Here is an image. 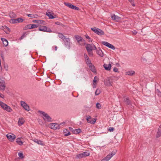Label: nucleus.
<instances>
[{"label":"nucleus","instance_id":"obj_31","mask_svg":"<svg viewBox=\"0 0 161 161\" xmlns=\"http://www.w3.org/2000/svg\"><path fill=\"white\" fill-rule=\"evenodd\" d=\"M96 76L95 77L94 79V80H93V88H96V84H97L96 82H97V80L96 79Z\"/></svg>","mask_w":161,"mask_h":161},{"label":"nucleus","instance_id":"obj_57","mask_svg":"<svg viewBox=\"0 0 161 161\" xmlns=\"http://www.w3.org/2000/svg\"><path fill=\"white\" fill-rule=\"evenodd\" d=\"M25 33L23 34L20 38V39H23V38L25 36Z\"/></svg>","mask_w":161,"mask_h":161},{"label":"nucleus","instance_id":"obj_53","mask_svg":"<svg viewBox=\"0 0 161 161\" xmlns=\"http://www.w3.org/2000/svg\"><path fill=\"white\" fill-rule=\"evenodd\" d=\"M87 52L89 56H92L93 55V53L92 51H89Z\"/></svg>","mask_w":161,"mask_h":161},{"label":"nucleus","instance_id":"obj_20","mask_svg":"<svg viewBox=\"0 0 161 161\" xmlns=\"http://www.w3.org/2000/svg\"><path fill=\"white\" fill-rule=\"evenodd\" d=\"M33 141L37 143L38 144L41 145H44V144L43 143V142L40 140H39L36 139H35L33 140Z\"/></svg>","mask_w":161,"mask_h":161},{"label":"nucleus","instance_id":"obj_40","mask_svg":"<svg viewBox=\"0 0 161 161\" xmlns=\"http://www.w3.org/2000/svg\"><path fill=\"white\" fill-rule=\"evenodd\" d=\"M5 110H6L8 112H11L12 111V109L9 106L7 105V107H6V108Z\"/></svg>","mask_w":161,"mask_h":161},{"label":"nucleus","instance_id":"obj_21","mask_svg":"<svg viewBox=\"0 0 161 161\" xmlns=\"http://www.w3.org/2000/svg\"><path fill=\"white\" fill-rule=\"evenodd\" d=\"M25 121L23 118H19L18 124L19 126L22 125L24 123Z\"/></svg>","mask_w":161,"mask_h":161},{"label":"nucleus","instance_id":"obj_4","mask_svg":"<svg viewBox=\"0 0 161 161\" xmlns=\"http://www.w3.org/2000/svg\"><path fill=\"white\" fill-rule=\"evenodd\" d=\"M90 155V153L85 152L83 153L77 154L75 157L76 158L80 159L83 158H85L86 157Z\"/></svg>","mask_w":161,"mask_h":161},{"label":"nucleus","instance_id":"obj_8","mask_svg":"<svg viewBox=\"0 0 161 161\" xmlns=\"http://www.w3.org/2000/svg\"><path fill=\"white\" fill-rule=\"evenodd\" d=\"M49 127L53 129H59L60 128L59 124L56 123H53L49 125Z\"/></svg>","mask_w":161,"mask_h":161},{"label":"nucleus","instance_id":"obj_56","mask_svg":"<svg viewBox=\"0 0 161 161\" xmlns=\"http://www.w3.org/2000/svg\"><path fill=\"white\" fill-rule=\"evenodd\" d=\"M113 71L115 72H118V69L116 67H115L114 68Z\"/></svg>","mask_w":161,"mask_h":161},{"label":"nucleus","instance_id":"obj_61","mask_svg":"<svg viewBox=\"0 0 161 161\" xmlns=\"http://www.w3.org/2000/svg\"><path fill=\"white\" fill-rule=\"evenodd\" d=\"M142 60L143 62H145L147 61L146 59L144 58H142Z\"/></svg>","mask_w":161,"mask_h":161},{"label":"nucleus","instance_id":"obj_7","mask_svg":"<svg viewBox=\"0 0 161 161\" xmlns=\"http://www.w3.org/2000/svg\"><path fill=\"white\" fill-rule=\"evenodd\" d=\"M75 37L76 39L77 40L78 43L80 44H81L80 43V42H82V44H85V40L83 39V38L80 36L78 35H75Z\"/></svg>","mask_w":161,"mask_h":161},{"label":"nucleus","instance_id":"obj_22","mask_svg":"<svg viewBox=\"0 0 161 161\" xmlns=\"http://www.w3.org/2000/svg\"><path fill=\"white\" fill-rule=\"evenodd\" d=\"M0 105L1 106L2 108L4 110H5L6 107H7V105L6 104L1 101H0Z\"/></svg>","mask_w":161,"mask_h":161},{"label":"nucleus","instance_id":"obj_5","mask_svg":"<svg viewBox=\"0 0 161 161\" xmlns=\"http://www.w3.org/2000/svg\"><path fill=\"white\" fill-rule=\"evenodd\" d=\"M38 30L40 31L46 32L49 33L52 32V30L50 28H47L45 26L41 25L39 27Z\"/></svg>","mask_w":161,"mask_h":161},{"label":"nucleus","instance_id":"obj_18","mask_svg":"<svg viewBox=\"0 0 161 161\" xmlns=\"http://www.w3.org/2000/svg\"><path fill=\"white\" fill-rule=\"evenodd\" d=\"M161 136V125H160L158 128V131L156 135V138L159 137Z\"/></svg>","mask_w":161,"mask_h":161},{"label":"nucleus","instance_id":"obj_37","mask_svg":"<svg viewBox=\"0 0 161 161\" xmlns=\"http://www.w3.org/2000/svg\"><path fill=\"white\" fill-rule=\"evenodd\" d=\"M102 43L104 45L106 46V47H109V45L110 44V43H109L107 42H106L103 41L102 42Z\"/></svg>","mask_w":161,"mask_h":161},{"label":"nucleus","instance_id":"obj_28","mask_svg":"<svg viewBox=\"0 0 161 161\" xmlns=\"http://www.w3.org/2000/svg\"><path fill=\"white\" fill-rule=\"evenodd\" d=\"M126 74L129 75H132L135 74V72L132 70L126 72Z\"/></svg>","mask_w":161,"mask_h":161},{"label":"nucleus","instance_id":"obj_34","mask_svg":"<svg viewBox=\"0 0 161 161\" xmlns=\"http://www.w3.org/2000/svg\"><path fill=\"white\" fill-rule=\"evenodd\" d=\"M155 93L159 97H161V92L158 89H156Z\"/></svg>","mask_w":161,"mask_h":161},{"label":"nucleus","instance_id":"obj_52","mask_svg":"<svg viewBox=\"0 0 161 161\" xmlns=\"http://www.w3.org/2000/svg\"><path fill=\"white\" fill-rule=\"evenodd\" d=\"M64 43L70 42V39L69 38L66 37L65 39H64Z\"/></svg>","mask_w":161,"mask_h":161},{"label":"nucleus","instance_id":"obj_51","mask_svg":"<svg viewBox=\"0 0 161 161\" xmlns=\"http://www.w3.org/2000/svg\"><path fill=\"white\" fill-rule=\"evenodd\" d=\"M45 21L42 20H39L38 23L39 24H44Z\"/></svg>","mask_w":161,"mask_h":161},{"label":"nucleus","instance_id":"obj_30","mask_svg":"<svg viewBox=\"0 0 161 161\" xmlns=\"http://www.w3.org/2000/svg\"><path fill=\"white\" fill-rule=\"evenodd\" d=\"M58 36L59 38L62 39L63 41H64V39L66 38V36L61 33H58Z\"/></svg>","mask_w":161,"mask_h":161},{"label":"nucleus","instance_id":"obj_9","mask_svg":"<svg viewBox=\"0 0 161 161\" xmlns=\"http://www.w3.org/2000/svg\"><path fill=\"white\" fill-rule=\"evenodd\" d=\"M21 106L24 108V109L27 111H29L30 110L29 106L24 102L21 101L20 102Z\"/></svg>","mask_w":161,"mask_h":161},{"label":"nucleus","instance_id":"obj_44","mask_svg":"<svg viewBox=\"0 0 161 161\" xmlns=\"http://www.w3.org/2000/svg\"><path fill=\"white\" fill-rule=\"evenodd\" d=\"M54 14V13H53L52 11L51 12L50 11V10H47L46 13V15L47 16H48V15H49V14Z\"/></svg>","mask_w":161,"mask_h":161},{"label":"nucleus","instance_id":"obj_32","mask_svg":"<svg viewBox=\"0 0 161 161\" xmlns=\"http://www.w3.org/2000/svg\"><path fill=\"white\" fill-rule=\"evenodd\" d=\"M17 20L16 19H12L10 20L9 22L12 24L17 23Z\"/></svg>","mask_w":161,"mask_h":161},{"label":"nucleus","instance_id":"obj_54","mask_svg":"<svg viewBox=\"0 0 161 161\" xmlns=\"http://www.w3.org/2000/svg\"><path fill=\"white\" fill-rule=\"evenodd\" d=\"M4 68L6 70H8V66L7 64H4Z\"/></svg>","mask_w":161,"mask_h":161},{"label":"nucleus","instance_id":"obj_62","mask_svg":"<svg viewBox=\"0 0 161 161\" xmlns=\"http://www.w3.org/2000/svg\"><path fill=\"white\" fill-rule=\"evenodd\" d=\"M131 4L133 6H135V4L134 3V1H133L131 2H130Z\"/></svg>","mask_w":161,"mask_h":161},{"label":"nucleus","instance_id":"obj_38","mask_svg":"<svg viewBox=\"0 0 161 161\" xmlns=\"http://www.w3.org/2000/svg\"><path fill=\"white\" fill-rule=\"evenodd\" d=\"M71 8L72 9H73L76 10H80V8L79 7H77L73 5H72Z\"/></svg>","mask_w":161,"mask_h":161},{"label":"nucleus","instance_id":"obj_33","mask_svg":"<svg viewBox=\"0 0 161 161\" xmlns=\"http://www.w3.org/2000/svg\"><path fill=\"white\" fill-rule=\"evenodd\" d=\"M31 24H28L25 26L23 28L24 30H27L29 29H31Z\"/></svg>","mask_w":161,"mask_h":161},{"label":"nucleus","instance_id":"obj_24","mask_svg":"<svg viewBox=\"0 0 161 161\" xmlns=\"http://www.w3.org/2000/svg\"><path fill=\"white\" fill-rule=\"evenodd\" d=\"M105 85L107 86H110L112 85L110 80L109 79H108L106 81L104 82Z\"/></svg>","mask_w":161,"mask_h":161},{"label":"nucleus","instance_id":"obj_17","mask_svg":"<svg viewBox=\"0 0 161 161\" xmlns=\"http://www.w3.org/2000/svg\"><path fill=\"white\" fill-rule=\"evenodd\" d=\"M86 47L87 51H92L93 49V47L90 44H87Z\"/></svg>","mask_w":161,"mask_h":161},{"label":"nucleus","instance_id":"obj_35","mask_svg":"<svg viewBox=\"0 0 161 161\" xmlns=\"http://www.w3.org/2000/svg\"><path fill=\"white\" fill-rule=\"evenodd\" d=\"M53 14H49L47 16L49 17V18L50 19H53L56 17L57 16L55 15H54V16L53 15Z\"/></svg>","mask_w":161,"mask_h":161},{"label":"nucleus","instance_id":"obj_13","mask_svg":"<svg viewBox=\"0 0 161 161\" xmlns=\"http://www.w3.org/2000/svg\"><path fill=\"white\" fill-rule=\"evenodd\" d=\"M111 18L112 19L116 22L119 21L121 19V18L117 15H116L114 14L111 15Z\"/></svg>","mask_w":161,"mask_h":161},{"label":"nucleus","instance_id":"obj_36","mask_svg":"<svg viewBox=\"0 0 161 161\" xmlns=\"http://www.w3.org/2000/svg\"><path fill=\"white\" fill-rule=\"evenodd\" d=\"M64 4L66 6H67L68 7L71 8L72 5H73L72 4H71V3H66V2H65L64 3Z\"/></svg>","mask_w":161,"mask_h":161},{"label":"nucleus","instance_id":"obj_16","mask_svg":"<svg viewBox=\"0 0 161 161\" xmlns=\"http://www.w3.org/2000/svg\"><path fill=\"white\" fill-rule=\"evenodd\" d=\"M89 67L90 68L91 70L93 73H96V71L95 67L94 65L91 64L90 65H88Z\"/></svg>","mask_w":161,"mask_h":161},{"label":"nucleus","instance_id":"obj_64","mask_svg":"<svg viewBox=\"0 0 161 161\" xmlns=\"http://www.w3.org/2000/svg\"><path fill=\"white\" fill-rule=\"evenodd\" d=\"M1 56L3 59V60L4 57L2 53H1Z\"/></svg>","mask_w":161,"mask_h":161},{"label":"nucleus","instance_id":"obj_29","mask_svg":"<svg viewBox=\"0 0 161 161\" xmlns=\"http://www.w3.org/2000/svg\"><path fill=\"white\" fill-rule=\"evenodd\" d=\"M73 131L74 134H77L81 132V130L80 129L78 128L77 129H75Z\"/></svg>","mask_w":161,"mask_h":161},{"label":"nucleus","instance_id":"obj_45","mask_svg":"<svg viewBox=\"0 0 161 161\" xmlns=\"http://www.w3.org/2000/svg\"><path fill=\"white\" fill-rule=\"evenodd\" d=\"M18 155L19 158L21 159L23 158H24V156L22 153H19Z\"/></svg>","mask_w":161,"mask_h":161},{"label":"nucleus","instance_id":"obj_2","mask_svg":"<svg viewBox=\"0 0 161 161\" xmlns=\"http://www.w3.org/2000/svg\"><path fill=\"white\" fill-rule=\"evenodd\" d=\"M116 150H113L111 153H109L105 157L102 159L101 161H108L112 157L116 154Z\"/></svg>","mask_w":161,"mask_h":161},{"label":"nucleus","instance_id":"obj_49","mask_svg":"<svg viewBox=\"0 0 161 161\" xmlns=\"http://www.w3.org/2000/svg\"><path fill=\"white\" fill-rule=\"evenodd\" d=\"M108 48L113 50H114L115 48V47L111 44H110V45H109Z\"/></svg>","mask_w":161,"mask_h":161},{"label":"nucleus","instance_id":"obj_10","mask_svg":"<svg viewBox=\"0 0 161 161\" xmlns=\"http://www.w3.org/2000/svg\"><path fill=\"white\" fill-rule=\"evenodd\" d=\"M5 88V82L4 80L0 79V90L4 91Z\"/></svg>","mask_w":161,"mask_h":161},{"label":"nucleus","instance_id":"obj_12","mask_svg":"<svg viewBox=\"0 0 161 161\" xmlns=\"http://www.w3.org/2000/svg\"><path fill=\"white\" fill-rule=\"evenodd\" d=\"M1 29L3 30L7 34L10 32V29L6 25L1 27Z\"/></svg>","mask_w":161,"mask_h":161},{"label":"nucleus","instance_id":"obj_26","mask_svg":"<svg viewBox=\"0 0 161 161\" xmlns=\"http://www.w3.org/2000/svg\"><path fill=\"white\" fill-rule=\"evenodd\" d=\"M64 132L66 133L64 134V136H68L71 134L70 132L67 129L64 130Z\"/></svg>","mask_w":161,"mask_h":161},{"label":"nucleus","instance_id":"obj_55","mask_svg":"<svg viewBox=\"0 0 161 161\" xmlns=\"http://www.w3.org/2000/svg\"><path fill=\"white\" fill-rule=\"evenodd\" d=\"M84 57L85 58L86 60H88V59H89V58L87 56L86 54V53H85L84 54Z\"/></svg>","mask_w":161,"mask_h":161},{"label":"nucleus","instance_id":"obj_23","mask_svg":"<svg viewBox=\"0 0 161 161\" xmlns=\"http://www.w3.org/2000/svg\"><path fill=\"white\" fill-rule=\"evenodd\" d=\"M16 141L17 144L20 146L23 144V142L21 140L20 138H17L16 139Z\"/></svg>","mask_w":161,"mask_h":161},{"label":"nucleus","instance_id":"obj_11","mask_svg":"<svg viewBox=\"0 0 161 161\" xmlns=\"http://www.w3.org/2000/svg\"><path fill=\"white\" fill-rule=\"evenodd\" d=\"M7 138L10 141H13L15 138V136L13 134H8L6 135Z\"/></svg>","mask_w":161,"mask_h":161},{"label":"nucleus","instance_id":"obj_60","mask_svg":"<svg viewBox=\"0 0 161 161\" xmlns=\"http://www.w3.org/2000/svg\"><path fill=\"white\" fill-rule=\"evenodd\" d=\"M69 129L71 131H72L74 133V131L75 130L73 129L71 127H69Z\"/></svg>","mask_w":161,"mask_h":161},{"label":"nucleus","instance_id":"obj_42","mask_svg":"<svg viewBox=\"0 0 161 161\" xmlns=\"http://www.w3.org/2000/svg\"><path fill=\"white\" fill-rule=\"evenodd\" d=\"M66 47L68 48L69 49L70 47V42H65L64 43Z\"/></svg>","mask_w":161,"mask_h":161},{"label":"nucleus","instance_id":"obj_63","mask_svg":"<svg viewBox=\"0 0 161 161\" xmlns=\"http://www.w3.org/2000/svg\"><path fill=\"white\" fill-rule=\"evenodd\" d=\"M85 37L86 38L88 39H90V37L89 36H88L87 35H85Z\"/></svg>","mask_w":161,"mask_h":161},{"label":"nucleus","instance_id":"obj_15","mask_svg":"<svg viewBox=\"0 0 161 161\" xmlns=\"http://www.w3.org/2000/svg\"><path fill=\"white\" fill-rule=\"evenodd\" d=\"M97 53L101 57H103V53L100 47H98V49L97 50Z\"/></svg>","mask_w":161,"mask_h":161},{"label":"nucleus","instance_id":"obj_6","mask_svg":"<svg viewBox=\"0 0 161 161\" xmlns=\"http://www.w3.org/2000/svg\"><path fill=\"white\" fill-rule=\"evenodd\" d=\"M86 119L88 123H90L92 124H94L95 123L96 119L93 118L92 119L91 117L89 115H86Z\"/></svg>","mask_w":161,"mask_h":161},{"label":"nucleus","instance_id":"obj_47","mask_svg":"<svg viewBox=\"0 0 161 161\" xmlns=\"http://www.w3.org/2000/svg\"><path fill=\"white\" fill-rule=\"evenodd\" d=\"M86 64H89V65H90L91 64H92L89 58V59H88V60H86Z\"/></svg>","mask_w":161,"mask_h":161},{"label":"nucleus","instance_id":"obj_27","mask_svg":"<svg viewBox=\"0 0 161 161\" xmlns=\"http://www.w3.org/2000/svg\"><path fill=\"white\" fill-rule=\"evenodd\" d=\"M125 102L126 103V104L127 105H130L131 104V101L129 99V98L127 97L125 98Z\"/></svg>","mask_w":161,"mask_h":161},{"label":"nucleus","instance_id":"obj_46","mask_svg":"<svg viewBox=\"0 0 161 161\" xmlns=\"http://www.w3.org/2000/svg\"><path fill=\"white\" fill-rule=\"evenodd\" d=\"M96 107L98 109H100L101 108V106L100 103H97L96 104Z\"/></svg>","mask_w":161,"mask_h":161},{"label":"nucleus","instance_id":"obj_3","mask_svg":"<svg viewBox=\"0 0 161 161\" xmlns=\"http://www.w3.org/2000/svg\"><path fill=\"white\" fill-rule=\"evenodd\" d=\"M91 30L99 36L103 35L104 34L103 31L99 28L94 27L91 28Z\"/></svg>","mask_w":161,"mask_h":161},{"label":"nucleus","instance_id":"obj_48","mask_svg":"<svg viewBox=\"0 0 161 161\" xmlns=\"http://www.w3.org/2000/svg\"><path fill=\"white\" fill-rule=\"evenodd\" d=\"M55 24H56V25H59L60 26H61L62 27H64V25H63L60 22H56L55 23Z\"/></svg>","mask_w":161,"mask_h":161},{"label":"nucleus","instance_id":"obj_59","mask_svg":"<svg viewBox=\"0 0 161 161\" xmlns=\"http://www.w3.org/2000/svg\"><path fill=\"white\" fill-rule=\"evenodd\" d=\"M92 46H93L92 50H97V47H96L95 46V45H94V44H93Z\"/></svg>","mask_w":161,"mask_h":161},{"label":"nucleus","instance_id":"obj_14","mask_svg":"<svg viewBox=\"0 0 161 161\" xmlns=\"http://www.w3.org/2000/svg\"><path fill=\"white\" fill-rule=\"evenodd\" d=\"M103 66L106 70L109 71L111 69V65L110 64H105L103 65Z\"/></svg>","mask_w":161,"mask_h":161},{"label":"nucleus","instance_id":"obj_25","mask_svg":"<svg viewBox=\"0 0 161 161\" xmlns=\"http://www.w3.org/2000/svg\"><path fill=\"white\" fill-rule=\"evenodd\" d=\"M29 17L37 18L38 15L35 14H27Z\"/></svg>","mask_w":161,"mask_h":161},{"label":"nucleus","instance_id":"obj_43","mask_svg":"<svg viewBox=\"0 0 161 161\" xmlns=\"http://www.w3.org/2000/svg\"><path fill=\"white\" fill-rule=\"evenodd\" d=\"M38 26V25H37L36 24H31V29H34L35 28L37 27Z\"/></svg>","mask_w":161,"mask_h":161},{"label":"nucleus","instance_id":"obj_50","mask_svg":"<svg viewBox=\"0 0 161 161\" xmlns=\"http://www.w3.org/2000/svg\"><path fill=\"white\" fill-rule=\"evenodd\" d=\"M114 128L110 127L108 129V131L110 132H112L114 130Z\"/></svg>","mask_w":161,"mask_h":161},{"label":"nucleus","instance_id":"obj_19","mask_svg":"<svg viewBox=\"0 0 161 161\" xmlns=\"http://www.w3.org/2000/svg\"><path fill=\"white\" fill-rule=\"evenodd\" d=\"M1 40L2 41L3 46L6 47L8 45V41L5 38H2Z\"/></svg>","mask_w":161,"mask_h":161},{"label":"nucleus","instance_id":"obj_41","mask_svg":"<svg viewBox=\"0 0 161 161\" xmlns=\"http://www.w3.org/2000/svg\"><path fill=\"white\" fill-rule=\"evenodd\" d=\"M101 92L100 90L99 89H97L95 92V95H98Z\"/></svg>","mask_w":161,"mask_h":161},{"label":"nucleus","instance_id":"obj_1","mask_svg":"<svg viewBox=\"0 0 161 161\" xmlns=\"http://www.w3.org/2000/svg\"><path fill=\"white\" fill-rule=\"evenodd\" d=\"M38 113H40L41 114H42L44 120L47 122H51L52 118H51L46 113L44 112L39 110Z\"/></svg>","mask_w":161,"mask_h":161},{"label":"nucleus","instance_id":"obj_39","mask_svg":"<svg viewBox=\"0 0 161 161\" xmlns=\"http://www.w3.org/2000/svg\"><path fill=\"white\" fill-rule=\"evenodd\" d=\"M17 19V23H21L22 22L24 21V19L21 18H19Z\"/></svg>","mask_w":161,"mask_h":161},{"label":"nucleus","instance_id":"obj_58","mask_svg":"<svg viewBox=\"0 0 161 161\" xmlns=\"http://www.w3.org/2000/svg\"><path fill=\"white\" fill-rule=\"evenodd\" d=\"M38 20H33L32 21V22L33 23H38Z\"/></svg>","mask_w":161,"mask_h":161}]
</instances>
